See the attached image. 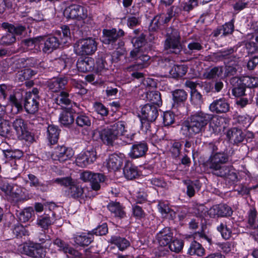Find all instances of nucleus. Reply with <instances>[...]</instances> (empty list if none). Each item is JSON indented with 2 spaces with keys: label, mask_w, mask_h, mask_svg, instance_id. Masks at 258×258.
I'll return each instance as SVG.
<instances>
[{
  "label": "nucleus",
  "mask_w": 258,
  "mask_h": 258,
  "mask_svg": "<svg viewBox=\"0 0 258 258\" xmlns=\"http://www.w3.org/2000/svg\"><path fill=\"white\" fill-rule=\"evenodd\" d=\"M48 139L51 144H55L58 140L59 132L58 128L53 125H50L47 128Z\"/></svg>",
  "instance_id": "obj_38"
},
{
  "label": "nucleus",
  "mask_w": 258,
  "mask_h": 258,
  "mask_svg": "<svg viewBox=\"0 0 258 258\" xmlns=\"http://www.w3.org/2000/svg\"><path fill=\"white\" fill-rule=\"evenodd\" d=\"M105 177L101 173H95L92 178L90 184L91 188L94 190H98L100 188V183L105 181Z\"/></svg>",
  "instance_id": "obj_39"
},
{
  "label": "nucleus",
  "mask_w": 258,
  "mask_h": 258,
  "mask_svg": "<svg viewBox=\"0 0 258 258\" xmlns=\"http://www.w3.org/2000/svg\"><path fill=\"white\" fill-rule=\"evenodd\" d=\"M74 155L73 150L64 146L56 147L51 154V159L54 161L64 162L71 159Z\"/></svg>",
  "instance_id": "obj_8"
},
{
  "label": "nucleus",
  "mask_w": 258,
  "mask_h": 258,
  "mask_svg": "<svg viewBox=\"0 0 258 258\" xmlns=\"http://www.w3.org/2000/svg\"><path fill=\"white\" fill-rule=\"evenodd\" d=\"M190 100L191 104L197 106H200L203 102L202 95L197 90H191Z\"/></svg>",
  "instance_id": "obj_48"
},
{
  "label": "nucleus",
  "mask_w": 258,
  "mask_h": 258,
  "mask_svg": "<svg viewBox=\"0 0 258 258\" xmlns=\"http://www.w3.org/2000/svg\"><path fill=\"white\" fill-rule=\"evenodd\" d=\"M168 245L172 251L178 252L182 249L183 242L180 239L173 238L171 242Z\"/></svg>",
  "instance_id": "obj_52"
},
{
  "label": "nucleus",
  "mask_w": 258,
  "mask_h": 258,
  "mask_svg": "<svg viewBox=\"0 0 258 258\" xmlns=\"http://www.w3.org/2000/svg\"><path fill=\"white\" fill-rule=\"evenodd\" d=\"M6 164L10 166V167L7 169V171L12 173L11 176L12 178H14V177L16 176L17 175L19 174L18 171V165L17 160H11Z\"/></svg>",
  "instance_id": "obj_58"
},
{
  "label": "nucleus",
  "mask_w": 258,
  "mask_h": 258,
  "mask_svg": "<svg viewBox=\"0 0 258 258\" xmlns=\"http://www.w3.org/2000/svg\"><path fill=\"white\" fill-rule=\"evenodd\" d=\"M54 219L47 215L40 216L37 220V224L43 230L48 229L49 226L53 224Z\"/></svg>",
  "instance_id": "obj_31"
},
{
  "label": "nucleus",
  "mask_w": 258,
  "mask_h": 258,
  "mask_svg": "<svg viewBox=\"0 0 258 258\" xmlns=\"http://www.w3.org/2000/svg\"><path fill=\"white\" fill-rule=\"evenodd\" d=\"M53 182L56 183L60 185L66 187H71L72 184L74 182L71 177L57 178L53 180Z\"/></svg>",
  "instance_id": "obj_59"
},
{
  "label": "nucleus",
  "mask_w": 258,
  "mask_h": 258,
  "mask_svg": "<svg viewBox=\"0 0 258 258\" xmlns=\"http://www.w3.org/2000/svg\"><path fill=\"white\" fill-rule=\"evenodd\" d=\"M43 37H38L24 40L22 42L23 46L27 50L32 49L38 43L42 41Z\"/></svg>",
  "instance_id": "obj_47"
},
{
  "label": "nucleus",
  "mask_w": 258,
  "mask_h": 258,
  "mask_svg": "<svg viewBox=\"0 0 258 258\" xmlns=\"http://www.w3.org/2000/svg\"><path fill=\"white\" fill-rule=\"evenodd\" d=\"M173 233L170 228L166 227L160 230L156 235V239L161 246H167L172 240Z\"/></svg>",
  "instance_id": "obj_12"
},
{
  "label": "nucleus",
  "mask_w": 258,
  "mask_h": 258,
  "mask_svg": "<svg viewBox=\"0 0 258 258\" xmlns=\"http://www.w3.org/2000/svg\"><path fill=\"white\" fill-rule=\"evenodd\" d=\"M125 177L130 180H132L138 176L137 167L133 165L131 162H127L123 169Z\"/></svg>",
  "instance_id": "obj_25"
},
{
  "label": "nucleus",
  "mask_w": 258,
  "mask_h": 258,
  "mask_svg": "<svg viewBox=\"0 0 258 258\" xmlns=\"http://www.w3.org/2000/svg\"><path fill=\"white\" fill-rule=\"evenodd\" d=\"M241 82L248 88L258 87V78L256 77L245 76L243 77Z\"/></svg>",
  "instance_id": "obj_51"
},
{
  "label": "nucleus",
  "mask_w": 258,
  "mask_h": 258,
  "mask_svg": "<svg viewBox=\"0 0 258 258\" xmlns=\"http://www.w3.org/2000/svg\"><path fill=\"white\" fill-rule=\"evenodd\" d=\"M53 243L59 248L60 250L63 251L64 253L75 255L77 252L72 247H70L68 244L60 239H56Z\"/></svg>",
  "instance_id": "obj_41"
},
{
  "label": "nucleus",
  "mask_w": 258,
  "mask_h": 258,
  "mask_svg": "<svg viewBox=\"0 0 258 258\" xmlns=\"http://www.w3.org/2000/svg\"><path fill=\"white\" fill-rule=\"evenodd\" d=\"M38 240L40 244H44L45 249H49L52 244L50 236L45 233H40L38 236Z\"/></svg>",
  "instance_id": "obj_56"
},
{
  "label": "nucleus",
  "mask_w": 258,
  "mask_h": 258,
  "mask_svg": "<svg viewBox=\"0 0 258 258\" xmlns=\"http://www.w3.org/2000/svg\"><path fill=\"white\" fill-rule=\"evenodd\" d=\"M227 222L221 223L220 225L217 227V230L219 231L222 237L225 239H228L231 236L232 231Z\"/></svg>",
  "instance_id": "obj_44"
},
{
  "label": "nucleus",
  "mask_w": 258,
  "mask_h": 258,
  "mask_svg": "<svg viewBox=\"0 0 258 258\" xmlns=\"http://www.w3.org/2000/svg\"><path fill=\"white\" fill-rule=\"evenodd\" d=\"M147 98L153 103L160 106L162 105L160 93L158 91H150L147 93Z\"/></svg>",
  "instance_id": "obj_45"
},
{
  "label": "nucleus",
  "mask_w": 258,
  "mask_h": 258,
  "mask_svg": "<svg viewBox=\"0 0 258 258\" xmlns=\"http://www.w3.org/2000/svg\"><path fill=\"white\" fill-rule=\"evenodd\" d=\"M13 126L20 139L25 140L30 142L33 141V137L27 130L26 124L23 119L16 118L13 123Z\"/></svg>",
  "instance_id": "obj_9"
},
{
  "label": "nucleus",
  "mask_w": 258,
  "mask_h": 258,
  "mask_svg": "<svg viewBox=\"0 0 258 258\" xmlns=\"http://www.w3.org/2000/svg\"><path fill=\"white\" fill-rule=\"evenodd\" d=\"M93 235L91 233H82L74 236L76 244L81 246H88L93 241Z\"/></svg>",
  "instance_id": "obj_20"
},
{
  "label": "nucleus",
  "mask_w": 258,
  "mask_h": 258,
  "mask_svg": "<svg viewBox=\"0 0 258 258\" xmlns=\"http://www.w3.org/2000/svg\"><path fill=\"white\" fill-rule=\"evenodd\" d=\"M74 121V117L72 112L68 109L63 110L60 115L59 121L64 126H69Z\"/></svg>",
  "instance_id": "obj_32"
},
{
  "label": "nucleus",
  "mask_w": 258,
  "mask_h": 258,
  "mask_svg": "<svg viewBox=\"0 0 258 258\" xmlns=\"http://www.w3.org/2000/svg\"><path fill=\"white\" fill-rule=\"evenodd\" d=\"M223 74V68L222 67H214L209 70L206 71L203 76L207 79H217L220 77Z\"/></svg>",
  "instance_id": "obj_34"
},
{
  "label": "nucleus",
  "mask_w": 258,
  "mask_h": 258,
  "mask_svg": "<svg viewBox=\"0 0 258 258\" xmlns=\"http://www.w3.org/2000/svg\"><path fill=\"white\" fill-rule=\"evenodd\" d=\"M70 29L67 26H63L61 31H57L55 33V35L58 36L61 43H63L67 42V39L70 37Z\"/></svg>",
  "instance_id": "obj_46"
},
{
  "label": "nucleus",
  "mask_w": 258,
  "mask_h": 258,
  "mask_svg": "<svg viewBox=\"0 0 258 258\" xmlns=\"http://www.w3.org/2000/svg\"><path fill=\"white\" fill-rule=\"evenodd\" d=\"M234 24L232 22H230L225 24L221 28V30L222 31V35L226 36L227 35L231 34L234 30Z\"/></svg>",
  "instance_id": "obj_63"
},
{
  "label": "nucleus",
  "mask_w": 258,
  "mask_h": 258,
  "mask_svg": "<svg viewBox=\"0 0 258 258\" xmlns=\"http://www.w3.org/2000/svg\"><path fill=\"white\" fill-rule=\"evenodd\" d=\"M42 40H43V39ZM44 41L43 51L46 53L52 52L53 50L56 49L61 43L58 37L56 36H50L46 37L44 38Z\"/></svg>",
  "instance_id": "obj_18"
},
{
  "label": "nucleus",
  "mask_w": 258,
  "mask_h": 258,
  "mask_svg": "<svg viewBox=\"0 0 258 258\" xmlns=\"http://www.w3.org/2000/svg\"><path fill=\"white\" fill-rule=\"evenodd\" d=\"M63 15L67 18L83 20L88 16V12L86 8L77 5H72L66 8Z\"/></svg>",
  "instance_id": "obj_7"
},
{
  "label": "nucleus",
  "mask_w": 258,
  "mask_h": 258,
  "mask_svg": "<svg viewBox=\"0 0 258 258\" xmlns=\"http://www.w3.org/2000/svg\"><path fill=\"white\" fill-rule=\"evenodd\" d=\"M181 144L179 142H175L172 144L170 151L174 158L178 157L180 153Z\"/></svg>",
  "instance_id": "obj_64"
},
{
  "label": "nucleus",
  "mask_w": 258,
  "mask_h": 258,
  "mask_svg": "<svg viewBox=\"0 0 258 258\" xmlns=\"http://www.w3.org/2000/svg\"><path fill=\"white\" fill-rule=\"evenodd\" d=\"M164 49L168 53L177 54L181 52L180 36L177 30L172 28L168 29L164 42Z\"/></svg>",
  "instance_id": "obj_5"
},
{
  "label": "nucleus",
  "mask_w": 258,
  "mask_h": 258,
  "mask_svg": "<svg viewBox=\"0 0 258 258\" xmlns=\"http://www.w3.org/2000/svg\"><path fill=\"white\" fill-rule=\"evenodd\" d=\"M24 190L22 187L14 185L13 190H11L9 195V198L15 202L23 201L25 199Z\"/></svg>",
  "instance_id": "obj_24"
},
{
  "label": "nucleus",
  "mask_w": 258,
  "mask_h": 258,
  "mask_svg": "<svg viewBox=\"0 0 258 258\" xmlns=\"http://www.w3.org/2000/svg\"><path fill=\"white\" fill-rule=\"evenodd\" d=\"M95 110L102 116H106L108 114V110L101 103L95 102L94 104Z\"/></svg>",
  "instance_id": "obj_62"
},
{
  "label": "nucleus",
  "mask_w": 258,
  "mask_h": 258,
  "mask_svg": "<svg viewBox=\"0 0 258 258\" xmlns=\"http://www.w3.org/2000/svg\"><path fill=\"white\" fill-rule=\"evenodd\" d=\"M174 114L170 112L167 111L163 114V123L165 126H169L174 122Z\"/></svg>",
  "instance_id": "obj_60"
},
{
  "label": "nucleus",
  "mask_w": 258,
  "mask_h": 258,
  "mask_svg": "<svg viewBox=\"0 0 258 258\" xmlns=\"http://www.w3.org/2000/svg\"><path fill=\"white\" fill-rule=\"evenodd\" d=\"M68 195L73 198L77 199L81 197L84 193L83 188L74 182L68 190Z\"/></svg>",
  "instance_id": "obj_29"
},
{
  "label": "nucleus",
  "mask_w": 258,
  "mask_h": 258,
  "mask_svg": "<svg viewBox=\"0 0 258 258\" xmlns=\"http://www.w3.org/2000/svg\"><path fill=\"white\" fill-rule=\"evenodd\" d=\"M39 100L35 95H26L24 107L26 111L31 114H34L38 110Z\"/></svg>",
  "instance_id": "obj_17"
},
{
  "label": "nucleus",
  "mask_w": 258,
  "mask_h": 258,
  "mask_svg": "<svg viewBox=\"0 0 258 258\" xmlns=\"http://www.w3.org/2000/svg\"><path fill=\"white\" fill-rule=\"evenodd\" d=\"M125 128L126 123L120 121L104 126L98 130V133L102 141L107 145L112 146L115 142L118 144L124 145L130 144L134 138V135L127 134Z\"/></svg>",
  "instance_id": "obj_1"
},
{
  "label": "nucleus",
  "mask_w": 258,
  "mask_h": 258,
  "mask_svg": "<svg viewBox=\"0 0 258 258\" xmlns=\"http://www.w3.org/2000/svg\"><path fill=\"white\" fill-rule=\"evenodd\" d=\"M27 254L35 258H48L45 250L41 247H32L29 248Z\"/></svg>",
  "instance_id": "obj_36"
},
{
  "label": "nucleus",
  "mask_w": 258,
  "mask_h": 258,
  "mask_svg": "<svg viewBox=\"0 0 258 258\" xmlns=\"http://www.w3.org/2000/svg\"><path fill=\"white\" fill-rule=\"evenodd\" d=\"M132 42L135 48L130 52V57L132 61H135L134 64L127 68V70L131 71L143 69L150 64V57L149 55L143 53L144 48L147 44L145 40V36L142 34L138 37L132 39Z\"/></svg>",
  "instance_id": "obj_3"
},
{
  "label": "nucleus",
  "mask_w": 258,
  "mask_h": 258,
  "mask_svg": "<svg viewBox=\"0 0 258 258\" xmlns=\"http://www.w3.org/2000/svg\"><path fill=\"white\" fill-rule=\"evenodd\" d=\"M93 64L94 60L91 57L79 59L77 63L79 71L82 72H87L92 70Z\"/></svg>",
  "instance_id": "obj_23"
},
{
  "label": "nucleus",
  "mask_w": 258,
  "mask_h": 258,
  "mask_svg": "<svg viewBox=\"0 0 258 258\" xmlns=\"http://www.w3.org/2000/svg\"><path fill=\"white\" fill-rule=\"evenodd\" d=\"M107 63L103 57L96 59L95 63H94L93 69L96 73L101 75L107 69Z\"/></svg>",
  "instance_id": "obj_40"
},
{
  "label": "nucleus",
  "mask_w": 258,
  "mask_h": 258,
  "mask_svg": "<svg viewBox=\"0 0 258 258\" xmlns=\"http://www.w3.org/2000/svg\"><path fill=\"white\" fill-rule=\"evenodd\" d=\"M96 152L94 148H91L80 153L76 158V162L77 165L85 167L88 165L93 163L96 159Z\"/></svg>",
  "instance_id": "obj_10"
},
{
  "label": "nucleus",
  "mask_w": 258,
  "mask_h": 258,
  "mask_svg": "<svg viewBox=\"0 0 258 258\" xmlns=\"http://www.w3.org/2000/svg\"><path fill=\"white\" fill-rule=\"evenodd\" d=\"M124 158L123 154L119 155L116 154H112L106 160V166L110 171L117 170L121 167Z\"/></svg>",
  "instance_id": "obj_16"
},
{
  "label": "nucleus",
  "mask_w": 258,
  "mask_h": 258,
  "mask_svg": "<svg viewBox=\"0 0 258 258\" xmlns=\"http://www.w3.org/2000/svg\"><path fill=\"white\" fill-rule=\"evenodd\" d=\"M107 207L109 211L113 214L115 217L122 218L125 216V213L123 210V208L119 203H110Z\"/></svg>",
  "instance_id": "obj_26"
},
{
  "label": "nucleus",
  "mask_w": 258,
  "mask_h": 258,
  "mask_svg": "<svg viewBox=\"0 0 258 258\" xmlns=\"http://www.w3.org/2000/svg\"><path fill=\"white\" fill-rule=\"evenodd\" d=\"M227 136L230 140L235 143H238L242 142L244 139V135L241 130L236 128H233L228 131Z\"/></svg>",
  "instance_id": "obj_27"
},
{
  "label": "nucleus",
  "mask_w": 258,
  "mask_h": 258,
  "mask_svg": "<svg viewBox=\"0 0 258 258\" xmlns=\"http://www.w3.org/2000/svg\"><path fill=\"white\" fill-rule=\"evenodd\" d=\"M75 48L76 53L79 55H91L97 50V43L93 39H84L76 43Z\"/></svg>",
  "instance_id": "obj_6"
},
{
  "label": "nucleus",
  "mask_w": 258,
  "mask_h": 258,
  "mask_svg": "<svg viewBox=\"0 0 258 258\" xmlns=\"http://www.w3.org/2000/svg\"><path fill=\"white\" fill-rule=\"evenodd\" d=\"M111 242L117 246L120 250H123L130 245L128 240L123 237L113 236L111 238Z\"/></svg>",
  "instance_id": "obj_33"
},
{
  "label": "nucleus",
  "mask_w": 258,
  "mask_h": 258,
  "mask_svg": "<svg viewBox=\"0 0 258 258\" xmlns=\"http://www.w3.org/2000/svg\"><path fill=\"white\" fill-rule=\"evenodd\" d=\"M205 253V249L201 244L196 240L194 241L190 244L188 250V253L191 255H197L202 256Z\"/></svg>",
  "instance_id": "obj_30"
},
{
  "label": "nucleus",
  "mask_w": 258,
  "mask_h": 258,
  "mask_svg": "<svg viewBox=\"0 0 258 258\" xmlns=\"http://www.w3.org/2000/svg\"><path fill=\"white\" fill-rule=\"evenodd\" d=\"M187 68L184 65H174L169 71L173 78L181 77L187 72Z\"/></svg>",
  "instance_id": "obj_35"
},
{
  "label": "nucleus",
  "mask_w": 258,
  "mask_h": 258,
  "mask_svg": "<svg viewBox=\"0 0 258 258\" xmlns=\"http://www.w3.org/2000/svg\"><path fill=\"white\" fill-rule=\"evenodd\" d=\"M3 153L5 157L12 160L19 159L23 155V153L20 150L13 151L10 150H4Z\"/></svg>",
  "instance_id": "obj_53"
},
{
  "label": "nucleus",
  "mask_w": 258,
  "mask_h": 258,
  "mask_svg": "<svg viewBox=\"0 0 258 258\" xmlns=\"http://www.w3.org/2000/svg\"><path fill=\"white\" fill-rule=\"evenodd\" d=\"M34 214V210L32 207L25 208L23 210L18 211L17 216L21 222H28Z\"/></svg>",
  "instance_id": "obj_28"
},
{
  "label": "nucleus",
  "mask_w": 258,
  "mask_h": 258,
  "mask_svg": "<svg viewBox=\"0 0 258 258\" xmlns=\"http://www.w3.org/2000/svg\"><path fill=\"white\" fill-rule=\"evenodd\" d=\"M211 111L216 113L227 112L230 109L229 104L224 98H220L214 100L209 106Z\"/></svg>",
  "instance_id": "obj_15"
},
{
  "label": "nucleus",
  "mask_w": 258,
  "mask_h": 258,
  "mask_svg": "<svg viewBox=\"0 0 258 258\" xmlns=\"http://www.w3.org/2000/svg\"><path fill=\"white\" fill-rule=\"evenodd\" d=\"M158 208L163 217L171 219L175 217V213L167 204L160 202L158 204Z\"/></svg>",
  "instance_id": "obj_37"
},
{
  "label": "nucleus",
  "mask_w": 258,
  "mask_h": 258,
  "mask_svg": "<svg viewBox=\"0 0 258 258\" xmlns=\"http://www.w3.org/2000/svg\"><path fill=\"white\" fill-rule=\"evenodd\" d=\"M257 214L254 209H251L247 215V222L249 226L253 229L257 228V224L256 223Z\"/></svg>",
  "instance_id": "obj_54"
},
{
  "label": "nucleus",
  "mask_w": 258,
  "mask_h": 258,
  "mask_svg": "<svg viewBox=\"0 0 258 258\" xmlns=\"http://www.w3.org/2000/svg\"><path fill=\"white\" fill-rule=\"evenodd\" d=\"M172 96L174 103L178 104L186 100L187 94L183 90L178 89L172 92Z\"/></svg>",
  "instance_id": "obj_42"
},
{
  "label": "nucleus",
  "mask_w": 258,
  "mask_h": 258,
  "mask_svg": "<svg viewBox=\"0 0 258 258\" xmlns=\"http://www.w3.org/2000/svg\"><path fill=\"white\" fill-rule=\"evenodd\" d=\"M171 16L165 14L156 16L150 23V29L152 31H157L160 29L162 26L171 19Z\"/></svg>",
  "instance_id": "obj_19"
},
{
  "label": "nucleus",
  "mask_w": 258,
  "mask_h": 258,
  "mask_svg": "<svg viewBox=\"0 0 258 258\" xmlns=\"http://www.w3.org/2000/svg\"><path fill=\"white\" fill-rule=\"evenodd\" d=\"M67 83L68 81L65 78H56L49 81L47 85L51 91L57 92L62 89Z\"/></svg>",
  "instance_id": "obj_21"
},
{
  "label": "nucleus",
  "mask_w": 258,
  "mask_h": 258,
  "mask_svg": "<svg viewBox=\"0 0 258 258\" xmlns=\"http://www.w3.org/2000/svg\"><path fill=\"white\" fill-rule=\"evenodd\" d=\"M147 150L148 147L146 143H139L132 146L130 155L133 158L142 157L145 154Z\"/></svg>",
  "instance_id": "obj_22"
},
{
  "label": "nucleus",
  "mask_w": 258,
  "mask_h": 258,
  "mask_svg": "<svg viewBox=\"0 0 258 258\" xmlns=\"http://www.w3.org/2000/svg\"><path fill=\"white\" fill-rule=\"evenodd\" d=\"M158 115V110L155 106L147 104L142 108L141 117L142 120L153 122Z\"/></svg>",
  "instance_id": "obj_14"
},
{
  "label": "nucleus",
  "mask_w": 258,
  "mask_h": 258,
  "mask_svg": "<svg viewBox=\"0 0 258 258\" xmlns=\"http://www.w3.org/2000/svg\"><path fill=\"white\" fill-rule=\"evenodd\" d=\"M228 160V155L224 152L213 153L207 161V166L213 174L235 181L237 176L233 167L224 165Z\"/></svg>",
  "instance_id": "obj_2"
},
{
  "label": "nucleus",
  "mask_w": 258,
  "mask_h": 258,
  "mask_svg": "<svg viewBox=\"0 0 258 258\" xmlns=\"http://www.w3.org/2000/svg\"><path fill=\"white\" fill-rule=\"evenodd\" d=\"M8 33L4 35L0 39V43L3 45H9L14 43L16 41L15 36L11 32L8 31Z\"/></svg>",
  "instance_id": "obj_57"
},
{
  "label": "nucleus",
  "mask_w": 258,
  "mask_h": 258,
  "mask_svg": "<svg viewBox=\"0 0 258 258\" xmlns=\"http://www.w3.org/2000/svg\"><path fill=\"white\" fill-rule=\"evenodd\" d=\"M124 35V32L121 29H119L118 31L116 29H104L103 31V36L101 40L103 43L109 44L114 43L118 38Z\"/></svg>",
  "instance_id": "obj_13"
},
{
  "label": "nucleus",
  "mask_w": 258,
  "mask_h": 258,
  "mask_svg": "<svg viewBox=\"0 0 258 258\" xmlns=\"http://www.w3.org/2000/svg\"><path fill=\"white\" fill-rule=\"evenodd\" d=\"M231 208L224 204L216 205L208 211V214L211 218L230 216L232 214Z\"/></svg>",
  "instance_id": "obj_11"
},
{
  "label": "nucleus",
  "mask_w": 258,
  "mask_h": 258,
  "mask_svg": "<svg viewBox=\"0 0 258 258\" xmlns=\"http://www.w3.org/2000/svg\"><path fill=\"white\" fill-rule=\"evenodd\" d=\"M208 122L207 114L202 112H197L191 116L190 121L183 123L180 133L185 137H191L204 131Z\"/></svg>",
  "instance_id": "obj_4"
},
{
  "label": "nucleus",
  "mask_w": 258,
  "mask_h": 258,
  "mask_svg": "<svg viewBox=\"0 0 258 258\" xmlns=\"http://www.w3.org/2000/svg\"><path fill=\"white\" fill-rule=\"evenodd\" d=\"M10 122L0 117V135L3 137L7 136L10 134Z\"/></svg>",
  "instance_id": "obj_50"
},
{
  "label": "nucleus",
  "mask_w": 258,
  "mask_h": 258,
  "mask_svg": "<svg viewBox=\"0 0 258 258\" xmlns=\"http://www.w3.org/2000/svg\"><path fill=\"white\" fill-rule=\"evenodd\" d=\"M55 103L59 105H69L71 103L69 94L64 91H62L55 98Z\"/></svg>",
  "instance_id": "obj_49"
},
{
  "label": "nucleus",
  "mask_w": 258,
  "mask_h": 258,
  "mask_svg": "<svg viewBox=\"0 0 258 258\" xmlns=\"http://www.w3.org/2000/svg\"><path fill=\"white\" fill-rule=\"evenodd\" d=\"M76 123L79 126L83 127L90 126L91 121L89 116L85 114H80L76 118Z\"/></svg>",
  "instance_id": "obj_55"
},
{
  "label": "nucleus",
  "mask_w": 258,
  "mask_h": 258,
  "mask_svg": "<svg viewBox=\"0 0 258 258\" xmlns=\"http://www.w3.org/2000/svg\"><path fill=\"white\" fill-rule=\"evenodd\" d=\"M107 232L108 227L106 223H103L92 231L93 234L99 236L105 235Z\"/></svg>",
  "instance_id": "obj_61"
},
{
  "label": "nucleus",
  "mask_w": 258,
  "mask_h": 258,
  "mask_svg": "<svg viewBox=\"0 0 258 258\" xmlns=\"http://www.w3.org/2000/svg\"><path fill=\"white\" fill-rule=\"evenodd\" d=\"M3 28L7 29L9 32L12 33L14 35H21L25 31V28L23 26H15L9 23H4L2 24Z\"/></svg>",
  "instance_id": "obj_43"
}]
</instances>
